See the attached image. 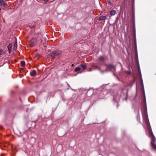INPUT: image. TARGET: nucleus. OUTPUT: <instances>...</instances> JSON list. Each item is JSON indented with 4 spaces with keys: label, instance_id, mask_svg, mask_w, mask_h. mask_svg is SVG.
<instances>
[{
    "label": "nucleus",
    "instance_id": "nucleus-17",
    "mask_svg": "<svg viewBox=\"0 0 156 156\" xmlns=\"http://www.w3.org/2000/svg\"><path fill=\"white\" fill-rule=\"evenodd\" d=\"M17 45V43L16 41L15 42L14 44V49H16Z\"/></svg>",
    "mask_w": 156,
    "mask_h": 156
},
{
    "label": "nucleus",
    "instance_id": "nucleus-26",
    "mask_svg": "<svg viewBox=\"0 0 156 156\" xmlns=\"http://www.w3.org/2000/svg\"><path fill=\"white\" fill-rule=\"evenodd\" d=\"M49 0H44V1L45 2H47Z\"/></svg>",
    "mask_w": 156,
    "mask_h": 156
},
{
    "label": "nucleus",
    "instance_id": "nucleus-7",
    "mask_svg": "<svg viewBox=\"0 0 156 156\" xmlns=\"http://www.w3.org/2000/svg\"><path fill=\"white\" fill-rule=\"evenodd\" d=\"M132 21L133 23V27L134 29L135 28V17L134 15L133 14L132 15Z\"/></svg>",
    "mask_w": 156,
    "mask_h": 156
},
{
    "label": "nucleus",
    "instance_id": "nucleus-23",
    "mask_svg": "<svg viewBox=\"0 0 156 156\" xmlns=\"http://www.w3.org/2000/svg\"><path fill=\"white\" fill-rule=\"evenodd\" d=\"M144 104L145 105H146V101L145 100V98H144Z\"/></svg>",
    "mask_w": 156,
    "mask_h": 156
},
{
    "label": "nucleus",
    "instance_id": "nucleus-3",
    "mask_svg": "<svg viewBox=\"0 0 156 156\" xmlns=\"http://www.w3.org/2000/svg\"><path fill=\"white\" fill-rule=\"evenodd\" d=\"M105 65L107 67V69H110V70H111L113 69L115 70V66L111 64H105Z\"/></svg>",
    "mask_w": 156,
    "mask_h": 156
},
{
    "label": "nucleus",
    "instance_id": "nucleus-8",
    "mask_svg": "<svg viewBox=\"0 0 156 156\" xmlns=\"http://www.w3.org/2000/svg\"><path fill=\"white\" fill-rule=\"evenodd\" d=\"M30 75L32 76H34L36 75V72L35 70H33L30 73Z\"/></svg>",
    "mask_w": 156,
    "mask_h": 156
},
{
    "label": "nucleus",
    "instance_id": "nucleus-12",
    "mask_svg": "<svg viewBox=\"0 0 156 156\" xmlns=\"http://www.w3.org/2000/svg\"><path fill=\"white\" fill-rule=\"evenodd\" d=\"M105 60V58H104V57L103 56H100V57L99 58L98 60V61H100L102 62H103Z\"/></svg>",
    "mask_w": 156,
    "mask_h": 156
},
{
    "label": "nucleus",
    "instance_id": "nucleus-25",
    "mask_svg": "<svg viewBox=\"0 0 156 156\" xmlns=\"http://www.w3.org/2000/svg\"><path fill=\"white\" fill-rule=\"evenodd\" d=\"M35 27V26L34 25L32 26H30V27L31 28H34Z\"/></svg>",
    "mask_w": 156,
    "mask_h": 156
},
{
    "label": "nucleus",
    "instance_id": "nucleus-27",
    "mask_svg": "<svg viewBox=\"0 0 156 156\" xmlns=\"http://www.w3.org/2000/svg\"><path fill=\"white\" fill-rule=\"evenodd\" d=\"M134 40H135V41H136V39L135 36H134Z\"/></svg>",
    "mask_w": 156,
    "mask_h": 156
},
{
    "label": "nucleus",
    "instance_id": "nucleus-22",
    "mask_svg": "<svg viewBox=\"0 0 156 156\" xmlns=\"http://www.w3.org/2000/svg\"><path fill=\"white\" fill-rule=\"evenodd\" d=\"M108 0V4L109 5H111V2L110 1H111V0Z\"/></svg>",
    "mask_w": 156,
    "mask_h": 156
},
{
    "label": "nucleus",
    "instance_id": "nucleus-9",
    "mask_svg": "<svg viewBox=\"0 0 156 156\" xmlns=\"http://www.w3.org/2000/svg\"><path fill=\"white\" fill-rule=\"evenodd\" d=\"M107 19V17L106 16H100L99 18V20H105Z\"/></svg>",
    "mask_w": 156,
    "mask_h": 156
},
{
    "label": "nucleus",
    "instance_id": "nucleus-24",
    "mask_svg": "<svg viewBox=\"0 0 156 156\" xmlns=\"http://www.w3.org/2000/svg\"><path fill=\"white\" fill-rule=\"evenodd\" d=\"M11 50L12 49H10V50H9V49L8 50L9 54H10L11 52Z\"/></svg>",
    "mask_w": 156,
    "mask_h": 156
},
{
    "label": "nucleus",
    "instance_id": "nucleus-4",
    "mask_svg": "<svg viewBox=\"0 0 156 156\" xmlns=\"http://www.w3.org/2000/svg\"><path fill=\"white\" fill-rule=\"evenodd\" d=\"M36 40L35 38H32L30 42V44L31 47H33L35 45Z\"/></svg>",
    "mask_w": 156,
    "mask_h": 156
},
{
    "label": "nucleus",
    "instance_id": "nucleus-5",
    "mask_svg": "<svg viewBox=\"0 0 156 156\" xmlns=\"http://www.w3.org/2000/svg\"><path fill=\"white\" fill-rule=\"evenodd\" d=\"M0 6H2L4 7L7 6V4L3 0H0Z\"/></svg>",
    "mask_w": 156,
    "mask_h": 156
},
{
    "label": "nucleus",
    "instance_id": "nucleus-16",
    "mask_svg": "<svg viewBox=\"0 0 156 156\" xmlns=\"http://www.w3.org/2000/svg\"><path fill=\"white\" fill-rule=\"evenodd\" d=\"M100 72L101 73H102V74H103L104 73H106V72H107V70L106 69L105 70H102L101 69V71H100Z\"/></svg>",
    "mask_w": 156,
    "mask_h": 156
},
{
    "label": "nucleus",
    "instance_id": "nucleus-14",
    "mask_svg": "<svg viewBox=\"0 0 156 156\" xmlns=\"http://www.w3.org/2000/svg\"><path fill=\"white\" fill-rule=\"evenodd\" d=\"M12 43H10L8 45L7 48L8 49V50L9 49L10 50V49H12Z\"/></svg>",
    "mask_w": 156,
    "mask_h": 156
},
{
    "label": "nucleus",
    "instance_id": "nucleus-19",
    "mask_svg": "<svg viewBox=\"0 0 156 156\" xmlns=\"http://www.w3.org/2000/svg\"><path fill=\"white\" fill-rule=\"evenodd\" d=\"M151 146L155 150H156V144H151Z\"/></svg>",
    "mask_w": 156,
    "mask_h": 156
},
{
    "label": "nucleus",
    "instance_id": "nucleus-11",
    "mask_svg": "<svg viewBox=\"0 0 156 156\" xmlns=\"http://www.w3.org/2000/svg\"><path fill=\"white\" fill-rule=\"evenodd\" d=\"M93 68L94 69V70H96V69H98V70L100 72V71H101V68L99 67H98L97 66V65H95V66H93Z\"/></svg>",
    "mask_w": 156,
    "mask_h": 156
},
{
    "label": "nucleus",
    "instance_id": "nucleus-1",
    "mask_svg": "<svg viewBox=\"0 0 156 156\" xmlns=\"http://www.w3.org/2000/svg\"><path fill=\"white\" fill-rule=\"evenodd\" d=\"M62 53L61 51L59 50H56L53 51L51 53V55L52 57H54L55 56H59Z\"/></svg>",
    "mask_w": 156,
    "mask_h": 156
},
{
    "label": "nucleus",
    "instance_id": "nucleus-28",
    "mask_svg": "<svg viewBox=\"0 0 156 156\" xmlns=\"http://www.w3.org/2000/svg\"><path fill=\"white\" fill-rule=\"evenodd\" d=\"M91 70H92V69H90L89 71H91Z\"/></svg>",
    "mask_w": 156,
    "mask_h": 156
},
{
    "label": "nucleus",
    "instance_id": "nucleus-10",
    "mask_svg": "<svg viewBox=\"0 0 156 156\" xmlns=\"http://www.w3.org/2000/svg\"><path fill=\"white\" fill-rule=\"evenodd\" d=\"M116 13V12L115 10H112L110 12V14L111 16H113L115 15Z\"/></svg>",
    "mask_w": 156,
    "mask_h": 156
},
{
    "label": "nucleus",
    "instance_id": "nucleus-20",
    "mask_svg": "<svg viewBox=\"0 0 156 156\" xmlns=\"http://www.w3.org/2000/svg\"><path fill=\"white\" fill-rule=\"evenodd\" d=\"M3 54V50L2 49L0 48V55Z\"/></svg>",
    "mask_w": 156,
    "mask_h": 156
},
{
    "label": "nucleus",
    "instance_id": "nucleus-13",
    "mask_svg": "<svg viewBox=\"0 0 156 156\" xmlns=\"http://www.w3.org/2000/svg\"><path fill=\"white\" fill-rule=\"evenodd\" d=\"M80 66L83 69V70L85 69L87 67V66L85 64H81Z\"/></svg>",
    "mask_w": 156,
    "mask_h": 156
},
{
    "label": "nucleus",
    "instance_id": "nucleus-21",
    "mask_svg": "<svg viewBox=\"0 0 156 156\" xmlns=\"http://www.w3.org/2000/svg\"><path fill=\"white\" fill-rule=\"evenodd\" d=\"M137 119L138 120H140V115L139 114V113H138V115H137Z\"/></svg>",
    "mask_w": 156,
    "mask_h": 156
},
{
    "label": "nucleus",
    "instance_id": "nucleus-18",
    "mask_svg": "<svg viewBox=\"0 0 156 156\" xmlns=\"http://www.w3.org/2000/svg\"><path fill=\"white\" fill-rule=\"evenodd\" d=\"M21 65L23 67L25 66V62L24 61H22L21 62Z\"/></svg>",
    "mask_w": 156,
    "mask_h": 156
},
{
    "label": "nucleus",
    "instance_id": "nucleus-15",
    "mask_svg": "<svg viewBox=\"0 0 156 156\" xmlns=\"http://www.w3.org/2000/svg\"><path fill=\"white\" fill-rule=\"evenodd\" d=\"M81 68H80L79 67H77L76 68H75L74 70L75 72H77L79 71H80L81 70Z\"/></svg>",
    "mask_w": 156,
    "mask_h": 156
},
{
    "label": "nucleus",
    "instance_id": "nucleus-6",
    "mask_svg": "<svg viewBox=\"0 0 156 156\" xmlns=\"http://www.w3.org/2000/svg\"><path fill=\"white\" fill-rule=\"evenodd\" d=\"M35 142L36 139L32 137L30 138V143L31 144L33 145V144H34Z\"/></svg>",
    "mask_w": 156,
    "mask_h": 156
},
{
    "label": "nucleus",
    "instance_id": "nucleus-2",
    "mask_svg": "<svg viewBox=\"0 0 156 156\" xmlns=\"http://www.w3.org/2000/svg\"><path fill=\"white\" fill-rule=\"evenodd\" d=\"M149 136L151 139V144H155L156 141V138L151 130H149Z\"/></svg>",
    "mask_w": 156,
    "mask_h": 156
}]
</instances>
